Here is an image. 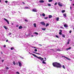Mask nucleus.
Returning a JSON list of instances; mask_svg holds the SVG:
<instances>
[{"label":"nucleus","mask_w":74,"mask_h":74,"mask_svg":"<svg viewBox=\"0 0 74 74\" xmlns=\"http://www.w3.org/2000/svg\"><path fill=\"white\" fill-rule=\"evenodd\" d=\"M34 51H35V52H37V49H35L34 50Z\"/></svg>","instance_id":"f704fd0d"},{"label":"nucleus","mask_w":74,"mask_h":74,"mask_svg":"<svg viewBox=\"0 0 74 74\" xmlns=\"http://www.w3.org/2000/svg\"><path fill=\"white\" fill-rule=\"evenodd\" d=\"M4 60H2V63L3 62H4Z\"/></svg>","instance_id":"79ce46f5"},{"label":"nucleus","mask_w":74,"mask_h":74,"mask_svg":"<svg viewBox=\"0 0 74 74\" xmlns=\"http://www.w3.org/2000/svg\"><path fill=\"white\" fill-rule=\"evenodd\" d=\"M34 34H36V35H38V33L36 32H35Z\"/></svg>","instance_id":"aec40b11"},{"label":"nucleus","mask_w":74,"mask_h":74,"mask_svg":"<svg viewBox=\"0 0 74 74\" xmlns=\"http://www.w3.org/2000/svg\"><path fill=\"white\" fill-rule=\"evenodd\" d=\"M6 45H4L3 46V47H6Z\"/></svg>","instance_id":"a18cd8bd"},{"label":"nucleus","mask_w":74,"mask_h":74,"mask_svg":"<svg viewBox=\"0 0 74 74\" xmlns=\"http://www.w3.org/2000/svg\"><path fill=\"white\" fill-rule=\"evenodd\" d=\"M32 11L33 12H37V11L36 9H33L32 10Z\"/></svg>","instance_id":"1a4fd4ad"},{"label":"nucleus","mask_w":74,"mask_h":74,"mask_svg":"<svg viewBox=\"0 0 74 74\" xmlns=\"http://www.w3.org/2000/svg\"><path fill=\"white\" fill-rule=\"evenodd\" d=\"M62 68H63V69H65V67L64 66V65L63 66Z\"/></svg>","instance_id":"c756f323"},{"label":"nucleus","mask_w":74,"mask_h":74,"mask_svg":"<svg viewBox=\"0 0 74 74\" xmlns=\"http://www.w3.org/2000/svg\"><path fill=\"white\" fill-rule=\"evenodd\" d=\"M4 19L5 21H6V22H7L8 23V25H9V24H10V22H9V21H8V20H7V19H5V18H4Z\"/></svg>","instance_id":"39448f33"},{"label":"nucleus","mask_w":74,"mask_h":74,"mask_svg":"<svg viewBox=\"0 0 74 74\" xmlns=\"http://www.w3.org/2000/svg\"><path fill=\"white\" fill-rule=\"evenodd\" d=\"M14 49V48L13 47H12L11 48V50H13V49Z\"/></svg>","instance_id":"a878e982"},{"label":"nucleus","mask_w":74,"mask_h":74,"mask_svg":"<svg viewBox=\"0 0 74 74\" xmlns=\"http://www.w3.org/2000/svg\"><path fill=\"white\" fill-rule=\"evenodd\" d=\"M5 3H8V1H5Z\"/></svg>","instance_id":"ea45409f"},{"label":"nucleus","mask_w":74,"mask_h":74,"mask_svg":"<svg viewBox=\"0 0 74 74\" xmlns=\"http://www.w3.org/2000/svg\"><path fill=\"white\" fill-rule=\"evenodd\" d=\"M59 17H58L56 19V21H59Z\"/></svg>","instance_id":"b1692460"},{"label":"nucleus","mask_w":74,"mask_h":74,"mask_svg":"<svg viewBox=\"0 0 74 74\" xmlns=\"http://www.w3.org/2000/svg\"><path fill=\"white\" fill-rule=\"evenodd\" d=\"M64 26L65 27H69V26L66 24L64 25Z\"/></svg>","instance_id":"0eeeda50"},{"label":"nucleus","mask_w":74,"mask_h":74,"mask_svg":"<svg viewBox=\"0 0 74 74\" xmlns=\"http://www.w3.org/2000/svg\"><path fill=\"white\" fill-rule=\"evenodd\" d=\"M62 36L63 37H64V38L65 37V36L64 35L62 34Z\"/></svg>","instance_id":"c85d7f7f"},{"label":"nucleus","mask_w":74,"mask_h":74,"mask_svg":"<svg viewBox=\"0 0 74 74\" xmlns=\"http://www.w3.org/2000/svg\"><path fill=\"white\" fill-rule=\"evenodd\" d=\"M70 39H68V42H66L67 45L69 44H70Z\"/></svg>","instance_id":"6e6552de"},{"label":"nucleus","mask_w":74,"mask_h":74,"mask_svg":"<svg viewBox=\"0 0 74 74\" xmlns=\"http://www.w3.org/2000/svg\"><path fill=\"white\" fill-rule=\"evenodd\" d=\"M60 32H62V30H60Z\"/></svg>","instance_id":"a19ab883"},{"label":"nucleus","mask_w":74,"mask_h":74,"mask_svg":"<svg viewBox=\"0 0 74 74\" xmlns=\"http://www.w3.org/2000/svg\"><path fill=\"white\" fill-rule=\"evenodd\" d=\"M49 26V24L48 23H47L46 25V27H47V26Z\"/></svg>","instance_id":"6ab92c4d"},{"label":"nucleus","mask_w":74,"mask_h":74,"mask_svg":"<svg viewBox=\"0 0 74 74\" xmlns=\"http://www.w3.org/2000/svg\"><path fill=\"white\" fill-rule=\"evenodd\" d=\"M33 53H36V54H37L38 55H41V54L39 53H37L33 51L32 52Z\"/></svg>","instance_id":"9b49d317"},{"label":"nucleus","mask_w":74,"mask_h":74,"mask_svg":"<svg viewBox=\"0 0 74 74\" xmlns=\"http://www.w3.org/2000/svg\"><path fill=\"white\" fill-rule=\"evenodd\" d=\"M6 42H8V40H6Z\"/></svg>","instance_id":"052dcab7"},{"label":"nucleus","mask_w":74,"mask_h":74,"mask_svg":"<svg viewBox=\"0 0 74 74\" xmlns=\"http://www.w3.org/2000/svg\"><path fill=\"white\" fill-rule=\"evenodd\" d=\"M60 28H61L62 29H64V28L63 27H60Z\"/></svg>","instance_id":"e433bc0d"},{"label":"nucleus","mask_w":74,"mask_h":74,"mask_svg":"<svg viewBox=\"0 0 74 74\" xmlns=\"http://www.w3.org/2000/svg\"><path fill=\"white\" fill-rule=\"evenodd\" d=\"M53 67H57V68H61L62 67V65L59 63L57 62H53L52 64Z\"/></svg>","instance_id":"f257e3e1"},{"label":"nucleus","mask_w":74,"mask_h":74,"mask_svg":"<svg viewBox=\"0 0 74 74\" xmlns=\"http://www.w3.org/2000/svg\"><path fill=\"white\" fill-rule=\"evenodd\" d=\"M71 33V31H69V33Z\"/></svg>","instance_id":"c03bdc74"},{"label":"nucleus","mask_w":74,"mask_h":74,"mask_svg":"<svg viewBox=\"0 0 74 74\" xmlns=\"http://www.w3.org/2000/svg\"><path fill=\"white\" fill-rule=\"evenodd\" d=\"M22 3L23 4H25V3H24L23 2Z\"/></svg>","instance_id":"4d7b16f0"},{"label":"nucleus","mask_w":74,"mask_h":74,"mask_svg":"<svg viewBox=\"0 0 74 74\" xmlns=\"http://www.w3.org/2000/svg\"><path fill=\"white\" fill-rule=\"evenodd\" d=\"M18 63L19 66L21 67V66H22V64H21V63L19 62H18Z\"/></svg>","instance_id":"423d86ee"},{"label":"nucleus","mask_w":74,"mask_h":74,"mask_svg":"<svg viewBox=\"0 0 74 74\" xmlns=\"http://www.w3.org/2000/svg\"><path fill=\"white\" fill-rule=\"evenodd\" d=\"M66 12V11L64 10H62V13H64V12Z\"/></svg>","instance_id":"a211bd4d"},{"label":"nucleus","mask_w":74,"mask_h":74,"mask_svg":"<svg viewBox=\"0 0 74 74\" xmlns=\"http://www.w3.org/2000/svg\"><path fill=\"white\" fill-rule=\"evenodd\" d=\"M44 18L45 19H48V17H44Z\"/></svg>","instance_id":"7c9ffc66"},{"label":"nucleus","mask_w":74,"mask_h":74,"mask_svg":"<svg viewBox=\"0 0 74 74\" xmlns=\"http://www.w3.org/2000/svg\"><path fill=\"white\" fill-rule=\"evenodd\" d=\"M63 16H65V17H67V16H66V14L64 13V14Z\"/></svg>","instance_id":"2eb2a0df"},{"label":"nucleus","mask_w":74,"mask_h":74,"mask_svg":"<svg viewBox=\"0 0 74 74\" xmlns=\"http://www.w3.org/2000/svg\"><path fill=\"white\" fill-rule=\"evenodd\" d=\"M31 36L32 37H34V36L33 35H32Z\"/></svg>","instance_id":"0e129e2a"},{"label":"nucleus","mask_w":74,"mask_h":74,"mask_svg":"<svg viewBox=\"0 0 74 74\" xmlns=\"http://www.w3.org/2000/svg\"><path fill=\"white\" fill-rule=\"evenodd\" d=\"M40 24L43 26H45V23L44 22H40Z\"/></svg>","instance_id":"20e7f679"},{"label":"nucleus","mask_w":74,"mask_h":74,"mask_svg":"<svg viewBox=\"0 0 74 74\" xmlns=\"http://www.w3.org/2000/svg\"><path fill=\"white\" fill-rule=\"evenodd\" d=\"M1 0H0V2L1 3Z\"/></svg>","instance_id":"e2e57ef3"},{"label":"nucleus","mask_w":74,"mask_h":74,"mask_svg":"<svg viewBox=\"0 0 74 74\" xmlns=\"http://www.w3.org/2000/svg\"><path fill=\"white\" fill-rule=\"evenodd\" d=\"M52 16L51 15H49V19H50L51 18H52Z\"/></svg>","instance_id":"ddd939ff"},{"label":"nucleus","mask_w":74,"mask_h":74,"mask_svg":"<svg viewBox=\"0 0 74 74\" xmlns=\"http://www.w3.org/2000/svg\"><path fill=\"white\" fill-rule=\"evenodd\" d=\"M51 50H52V51H54V50H53V49H51Z\"/></svg>","instance_id":"13d9d810"},{"label":"nucleus","mask_w":74,"mask_h":74,"mask_svg":"<svg viewBox=\"0 0 74 74\" xmlns=\"http://www.w3.org/2000/svg\"><path fill=\"white\" fill-rule=\"evenodd\" d=\"M33 47V48H36L37 47Z\"/></svg>","instance_id":"5fc2aeb1"},{"label":"nucleus","mask_w":74,"mask_h":74,"mask_svg":"<svg viewBox=\"0 0 74 74\" xmlns=\"http://www.w3.org/2000/svg\"><path fill=\"white\" fill-rule=\"evenodd\" d=\"M42 30L45 31V30H46V28H42Z\"/></svg>","instance_id":"dca6fc26"},{"label":"nucleus","mask_w":74,"mask_h":74,"mask_svg":"<svg viewBox=\"0 0 74 74\" xmlns=\"http://www.w3.org/2000/svg\"><path fill=\"white\" fill-rule=\"evenodd\" d=\"M58 4L60 7H63V4H62V3H61L60 2L58 3Z\"/></svg>","instance_id":"7ed1b4c3"},{"label":"nucleus","mask_w":74,"mask_h":74,"mask_svg":"<svg viewBox=\"0 0 74 74\" xmlns=\"http://www.w3.org/2000/svg\"><path fill=\"white\" fill-rule=\"evenodd\" d=\"M53 0H49L48 1L49 2H51V1H52Z\"/></svg>","instance_id":"2f4dec72"},{"label":"nucleus","mask_w":74,"mask_h":74,"mask_svg":"<svg viewBox=\"0 0 74 74\" xmlns=\"http://www.w3.org/2000/svg\"><path fill=\"white\" fill-rule=\"evenodd\" d=\"M73 6H74V4H73Z\"/></svg>","instance_id":"774afa93"},{"label":"nucleus","mask_w":74,"mask_h":74,"mask_svg":"<svg viewBox=\"0 0 74 74\" xmlns=\"http://www.w3.org/2000/svg\"><path fill=\"white\" fill-rule=\"evenodd\" d=\"M6 69H7V70H8V69H9V67H7V66H6Z\"/></svg>","instance_id":"cd10ccee"},{"label":"nucleus","mask_w":74,"mask_h":74,"mask_svg":"<svg viewBox=\"0 0 74 74\" xmlns=\"http://www.w3.org/2000/svg\"><path fill=\"white\" fill-rule=\"evenodd\" d=\"M25 8H29V7H26Z\"/></svg>","instance_id":"6e6d98bb"},{"label":"nucleus","mask_w":74,"mask_h":74,"mask_svg":"<svg viewBox=\"0 0 74 74\" xmlns=\"http://www.w3.org/2000/svg\"><path fill=\"white\" fill-rule=\"evenodd\" d=\"M44 60L43 61H44V62H45V61H46V60Z\"/></svg>","instance_id":"de8ad7c7"},{"label":"nucleus","mask_w":74,"mask_h":74,"mask_svg":"<svg viewBox=\"0 0 74 74\" xmlns=\"http://www.w3.org/2000/svg\"><path fill=\"white\" fill-rule=\"evenodd\" d=\"M42 63H43V64H46V62L43 61L42 62Z\"/></svg>","instance_id":"412c9836"},{"label":"nucleus","mask_w":74,"mask_h":74,"mask_svg":"<svg viewBox=\"0 0 74 74\" xmlns=\"http://www.w3.org/2000/svg\"><path fill=\"white\" fill-rule=\"evenodd\" d=\"M42 15L43 16H45V15L44 13H43L42 14Z\"/></svg>","instance_id":"4be33fe9"},{"label":"nucleus","mask_w":74,"mask_h":74,"mask_svg":"<svg viewBox=\"0 0 74 74\" xmlns=\"http://www.w3.org/2000/svg\"><path fill=\"white\" fill-rule=\"evenodd\" d=\"M70 8L71 10V7H70Z\"/></svg>","instance_id":"bf43d9fd"},{"label":"nucleus","mask_w":74,"mask_h":74,"mask_svg":"<svg viewBox=\"0 0 74 74\" xmlns=\"http://www.w3.org/2000/svg\"><path fill=\"white\" fill-rule=\"evenodd\" d=\"M45 60H46V58H45Z\"/></svg>","instance_id":"69168bd1"},{"label":"nucleus","mask_w":74,"mask_h":74,"mask_svg":"<svg viewBox=\"0 0 74 74\" xmlns=\"http://www.w3.org/2000/svg\"><path fill=\"white\" fill-rule=\"evenodd\" d=\"M31 55H32L33 56H34L35 58H37V59H40V60H44V58H42L41 57H38L36 55L33 54L32 53H31Z\"/></svg>","instance_id":"f03ea898"},{"label":"nucleus","mask_w":74,"mask_h":74,"mask_svg":"<svg viewBox=\"0 0 74 74\" xmlns=\"http://www.w3.org/2000/svg\"><path fill=\"white\" fill-rule=\"evenodd\" d=\"M1 54H3V52H1Z\"/></svg>","instance_id":"338daca9"},{"label":"nucleus","mask_w":74,"mask_h":74,"mask_svg":"<svg viewBox=\"0 0 74 74\" xmlns=\"http://www.w3.org/2000/svg\"><path fill=\"white\" fill-rule=\"evenodd\" d=\"M25 22H28V20H26V19H25Z\"/></svg>","instance_id":"72a5a7b5"},{"label":"nucleus","mask_w":74,"mask_h":74,"mask_svg":"<svg viewBox=\"0 0 74 74\" xmlns=\"http://www.w3.org/2000/svg\"><path fill=\"white\" fill-rule=\"evenodd\" d=\"M68 60H71L70 58H68Z\"/></svg>","instance_id":"864d4df0"},{"label":"nucleus","mask_w":74,"mask_h":74,"mask_svg":"<svg viewBox=\"0 0 74 74\" xmlns=\"http://www.w3.org/2000/svg\"><path fill=\"white\" fill-rule=\"evenodd\" d=\"M57 51H61V50L60 49H57Z\"/></svg>","instance_id":"4c0bfd02"},{"label":"nucleus","mask_w":74,"mask_h":74,"mask_svg":"<svg viewBox=\"0 0 74 74\" xmlns=\"http://www.w3.org/2000/svg\"><path fill=\"white\" fill-rule=\"evenodd\" d=\"M3 27L6 30H7L8 29V28H7L5 26H4Z\"/></svg>","instance_id":"f3484780"},{"label":"nucleus","mask_w":74,"mask_h":74,"mask_svg":"<svg viewBox=\"0 0 74 74\" xmlns=\"http://www.w3.org/2000/svg\"><path fill=\"white\" fill-rule=\"evenodd\" d=\"M13 63L14 65H15V64H16V63L15 62V61H13Z\"/></svg>","instance_id":"5701e85b"},{"label":"nucleus","mask_w":74,"mask_h":74,"mask_svg":"<svg viewBox=\"0 0 74 74\" xmlns=\"http://www.w3.org/2000/svg\"><path fill=\"white\" fill-rule=\"evenodd\" d=\"M62 57H64V58H66V56H62Z\"/></svg>","instance_id":"8fccbe9b"},{"label":"nucleus","mask_w":74,"mask_h":74,"mask_svg":"<svg viewBox=\"0 0 74 74\" xmlns=\"http://www.w3.org/2000/svg\"><path fill=\"white\" fill-rule=\"evenodd\" d=\"M11 33H10L9 34V35H11Z\"/></svg>","instance_id":"603ef678"},{"label":"nucleus","mask_w":74,"mask_h":74,"mask_svg":"<svg viewBox=\"0 0 74 74\" xmlns=\"http://www.w3.org/2000/svg\"><path fill=\"white\" fill-rule=\"evenodd\" d=\"M57 5V3H56L54 4L55 5Z\"/></svg>","instance_id":"37998d69"},{"label":"nucleus","mask_w":74,"mask_h":74,"mask_svg":"<svg viewBox=\"0 0 74 74\" xmlns=\"http://www.w3.org/2000/svg\"><path fill=\"white\" fill-rule=\"evenodd\" d=\"M16 74H19V72H16Z\"/></svg>","instance_id":"58836bf2"},{"label":"nucleus","mask_w":74,"mask_h":74,"mask_svg":"<svg viewBox=\"0 0 74 74\" xmlns=\"http://www.w3.org/2000/svg\"><path fill=\"white\" fill-rule=\"evenodd\" d=\"M39 2L40 3H44V1L43 0L40 1Z\"/></svg>","instance_id":"f8f14e48"},{"label":"nucleus","mask_w":74,"mask_h":74,"mask_svg":"<svg viewBox=\"0 0 74 74\" xmlns=\"http://www.w3.org/2000/svg\"><path fill=\"white\" fill-rule=\"evenodd\" d=\"M40 45V46H42L41 45Z\"/></svg>","instance_id":"680f3d73"},{"label":"nucleus","mask_w":74,"mask_h":74,"mask_svg":"<svg viewBox=\"0 0 74 74\" xmlns=\"http://www.w3.org/2000/svg\"><path fill=\"white\" fill-rule=\"evenodd\" d=\"M19 26V25H17L16 26V27H18Z\"/></svg>","instance_id":"3c124183"},{"label":"nucleus","mask_w":74,"mask_h":74,"mask_svg":"<svg viewBox=\"0 0 74 74\" xmlns=\"http://www.w3.org/2000/svg\"><path fill=\"white\" fill-rule=\"evenodd\" d=\"M23 28V27L22 26H21L18 27L19 29H21Z\"/></svg>","instance_id":"9d476101"},{"label":"nucleus","mask_w":74,"mask_h":74,"mask_svg":"<svg viewBox=\"0 0 74 74\" xmlns=\"http://www.w3.org/2000/svg\"><path fill=\"white\" fill-rule=\"evenodd\" d=\"M16 64L17 65H18V62H17V63H16Z\"/></svg>","instance_id":"09e8293b"},{"label":"nucleus","mask_w":74,"mask_h":74,"mask_svg":"<svg viewBox=\"0 0 74 74\" xmlns=\"http://www.w3.org/2000/svg\"><path fill=\"white\" fill-rule=\"evenodd\" d=\"M56 37L57 38H59V36H58V35H56Z\"/></svg>","instance_id":"c9c22d12"},{"label":"nucleus","mask_w":74,"mask_h":74,"mask_svg":"<svg viewBox=\"0 0 74 74\" xmlns=\"http://www.w3.org/2000/svg\"><path fill=\"white\" fill-rule=\"evenodd\" d=\"M48 5L49 6H51V5L49 3L48 4Z\"/></svg>","instance_id":"473e14b6"},{"label":"nucleus","mask_w":74,"mask_h":74,"mask_svg":"<svg viewBox=\"0 0 74 74\" xmlns=\"http://www.w3.org/2000/svg\"><path fill=\"white\" fill-rule=\"evenodd\" d=\"M66 59H68V60L69 59V58L67 57H66Z\"/></svg>","instance_id":"49530a36"},{"label":"nucleus","mask_w":74,"mask_h":74,"mask_svg":"<svg viewBox=\"0 0 74 74\" xmlns=\"http://www.w3.org/2000/svg\"><path fill=\"white\" fill-rule=\"evenodd\" d=\"M34 26L35 27H36V24L35 23H34Z\"/></svg>","instance_id":"4468645a"},{"label":"nucleus","mask_w":74,"mask_h":74,"mask_svg":"<svg viewBox=\"0 0 74 74\" xmlns=\"http://www.w3.org/2000/svg\"><path fill=\"white\" fill-rule=\"evenodd\" d=\"M71 49V47H70L69 48H68V49H66V50H69V49Z\"/></svg>","instance_id":"bb28decb"},{"label":"nucleus","mask_w":74,"mask_h":74,"mask_svg":"<svg viewBox=\"0 0 74 74\" xmlns=\"http://www.w3.org/2000/svg\"><path fill=\"white\" fill-rule=\"evenodd\" d=\"M59 34H60V35H62V33L60 32H59Z\"/></svg>","instance_id":"393cba45"}]
</instances>
